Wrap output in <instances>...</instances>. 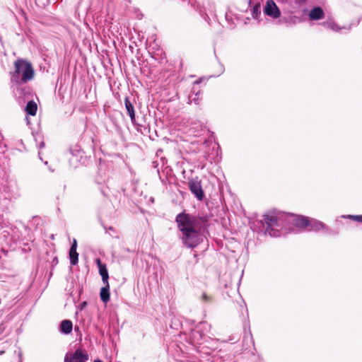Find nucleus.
<instances>
[{
  "instance_id": "32",
  "label": "nucleus",
  "mask_w": 362,
  "mask_h": 362,
  "mask_svg": "<svg viewBox=\"0 0 362 362\" xmlns=\"http://www.w3.org/2000/svg\"><path fill=\"white\" fill-rule=\"evenodd\" d=\"M38 148H42L45 147V142L43 141H41L39 144H38Z\"/></svg>"
},
{
  "instance_id": "39",
  "label": "nucleus",
  "mask_w": 362,
  "mask_h": 362,
  "mask_svg": "<svg viewBox=\"0 0 362 362\" xmlns=\"http://www.w3.org/2000/svg\"><path fill=\"white\" fill-rule=\"evenodd\" d=\"M224 71L223 65L221 64V73H223Z\"/></svg>"
},
{
  "instance_id": "19",
  "label": "nucleus",
  "mask_w": 362,
  "mask_h": 362,
  "mask_svg": "<svg viewBox=\"0 0 362 362\" xmlns=\"http://www.w3.org/2000/svg\"><path fill=\"white\" fill-rule=\"evenodd\" d=\"M37 110V105L33 100H30L27 103L25 107V112L27 114L34 116L36 115Z\"/></svg>"
},
{
  "instance_id": "17",
  "label": "nucleus",
  "mask_w": 362,
  "mask_h": 362,
  "mask_svg": "<svg viewBox=\"0 0 362 362\" xmlns=\"http://www.w3.org/2000/svg\"><path fill=\"white\" fill-rule=\"evenodd\" d=\"M100 299L104 303H107L110 300V286L109 283L107 284H105L103 287L101 288L100 292Z\"/></svg>"
},
{
  "instance_id": "18",
  "label": "nucleus",
  "mask_w": 362,
  "mask_h": 362,
  "mask_svg": "<svg viewBox=\"0 0 362 362\" xmlns=\"http://www.w3.org/2000/svg\"><path fill=\"white\" fill-rule=\"evenodd\" d=\"M323 227H325V224L320 221L314 219L309 221V226L307 228H309V230L318 231L319 230L322 229Z\"/></svg>"
},
{
  "instance_id": "20",
  "label": "nucleus",
  "mask_w": 362,
  "mask_h": 362,
  "mask_svg": "<svg viewBox=\"0 0 362 362\" xmlns=\"http://www.w3.org/2000/svg\"><path fill=\"white\" fill-rule=\"evenodd\" d=\"M69 257L70 260V264L73 266H75L78 262V253L76 250H69Z\"/></svg>"
},
{
  "instance_id": "30",
  "label": "nucleus",
  "mask_w": 362,
  "mask_h": 362,
  "mask_svg": "<svg viewBox=\"0 0 362 362\" xmlns=\"http://www.w3.org/2000/svg\"><path fill=\"white\" fill-rule=\"evenodd\" d=\"M306 1L307 0H295V2L297 4L303 5V4H305Z\"/></svg>"
},
{
  "instance_id": "10",
  "label": "nucleus",
  "mask_w": 362,
  "mask_h": 362,
  "mask_svg": "<svg viewBox=\"0 0 362 362\" xmlns=\"http://www.w3.org/2000/svg\"><path fill=\"white\" fill-rule=\"evenodd\" d=\"M88 355L81 349H76L71 356L67 355L64 358V362H86Z\"/></svg>"
},
{
  "instance_id": "37",
  "label": "nucleus",
  "mask_w": 362,
  "mask_h": 362,
  "mask_svg": "<svg viewBox=\"0 0 362 362\" xmlns=\"http://www.w3.org/2000/svg\"><path fill=\"white\" fill-rule=\"evenodd\" d=\"M177 322H179V320H177V319H175V320L172 322V323H173V324H175V326L179 325V324H177Z\"/></svg>"
},
{
  "instance_id": "29",
  "label": "nucleus",
  "mask_w": 362,
  "mask_h": 362,
  "mask_svg": "<svg viewBox=\"0 0 362 362\" xmlns=\"http://www.w3.org/2000/svg\"><path fill=\"white\" fill-rule=\"evenodd\" d=\"M76 249H77V241L76 239H74V240L71 245L70 250H76Z\"/></svg>"
},
{
  "instance_id": "24",
  "label": "nucleus",
  "mask_w": 362,
  "mask_h": 362,
  "mask_svg": "<svg viewBox=\"0 0 362 362\" xmlns=\"http://www.w3.org/2000/svg\"><path fill=\"white\" fill-rule=\"evenodd\" d=\"M203 8H204V10H202L201 8L199 9V13L203 16L204 20L209 23V17L208 13L206 12L207 8H206V6L205 4H204V6H203Z\"/></svg>"
},
{
  "instance_id": "2",
  "label": "nucleus",
  "mask_w": 362,
  "mask_h": 362,
  "mask_svg": "<svg viewBox=\"0 0 362 362\" xmlns=\"http://www.w3.org/2000/svg\"><path fill=\"white\" fill-rule=\"evenodd\" d=\"M175 222L182 233V241L185 246L194 248L202 241L208 227L206 216L192 215L182 211L176 216Z\"/></svg>"
},
{
  "instance_id": "26",
  "label": "nucleus",
  "mask_w": 362,
  "mask_h": 362,
  "mask_svg": "<svg viewBox=\"0 0 362 362\" xmlns=\"http://www.w3.org/2000/svg\"><path fill=\"white\" fill-rule=\"evenodd\" d=\"M349 218L362 223V215H349Z\"/></svg>"
},
{
  "instance_id": "4",
  "label": "nucleus",
  "mask_w": 362,
  "mask_h": 362,
  "mask_svg": "<svg viewBox=\"0 0 362 362\" xmlns=\"http://www.w3.org/2000/svg\"><path fill=\"white\" fill-rule=\"evenodd\" d=\"M15 71L11 73V80L16 84L25 83L33 79L35 71L30 62L18 59L14 63Z\"/></svg>"
},
{
  "instance_id": "27",
  "label": "nucleus",
  "mask_w": 362,
  "mask_h": 362,
  "mask_svg": "<svg viewBox=\"0 0 362 362\" xmlns=\"http://www.w3.org/2000/svg\"><path fill=\"white\" fill-rule=\"evenodd\" d=\"M246 339H249L252 344H255V341H254V339H253V337H252V333H251V331L250 329H249L248 333H245V335L244 337V341Z\"/></svg>"
},
{
  "instance_id": "28",
  "label": "nucleus",
  "mask_w": 362,
  "mask_h": 362,
  "mask_svg": "<svg viewBox=\"0 0 362 362\" xmlns=\"http://www.w3.org/2000/svg\"><path fill=\"white\" fill-rule=\"evenodd\" d=\"M207 6L209 7V13L211 15L214 14V4L208 1L207 2Z\"/></svg>"
},
{
  "instance_id": "9",
  "label": "nucleus",
  "mask_w": 362,
  "mask_h": 362,
  "mask_svg": "<svg viewBox=\"0 0 362 362\" xmlns=\"http://www.w3.org/2000/svg\"><path fill=\"white\" fill-rule=\"evenodd\" d=\"M265 15L276 19L280 17L281 11L273 0H267L264 8Z\"/></svg>"
},
{
  "instance_id": "5",
  "label": "nucleus",
  "mask_w": 362,
  "mask_h": 362,
  "mask_svg": "<svg viewBox=\"0 0 362 362\" xmlns=\"http://www.w3.org/2000/svg\"><path fill=\"white\" fill-rule=\"evenodd\" d=\"M69 153L71 155L69 158L70 165L74 168H77L78 163L83 157L84 152L78 145H74L69 148Z\"/></svg>"
},
{
  "instance_id": "21",
  "label": "nucleus",
  "mask_w": 362,
  "mask_h": 362,
  "mask_svg": "<svg viewBox=\"0 0 362 362\" xmlns=\"http://www.w3.org/2000/svg\"><path fill=\"white\" fill-rule=\"evenodd\" d=\"M322 25L336 32H339L341 29L337 23L333 21L323 22Z\"/></svg>"
},
{
  "instance_id": "42",
  "label": "nucleus",
  "mask_w": 362,
  "mask_h": 362,
  "mask_svg": "<svg viewBox=\"0 0 362 362\" xmlns=\"http://www.w3.org/2000/svg\"><path fill=\"white\" fill-rule=\"evenodd\" d=\"M49 170L51 171V172H54V170L52 169V168L49 167Z\"/></svg>"
},
{
  "instance_id": "41",
  "label": "nucleus",
  "mask_w": 362,
  "mask_h": 362,
  "mask_svg": "<svg viewBox=\"0 0 362 362\" xmlns=\"http://www.w3.org/2000/svg\"><path fill=\"white\" fill-rule=\"evenodd\" d=\"M53 262H56V263H57V262H58L57 258V257H55V258L53 259Z\"/></svg>"
},
{
  "instance_id": "1",
  "label": "nucleus",
  "mask_w": 362,
  "mask_h": 362,
  "mask_svg": "<svg viewBox=\"0 0 362 362\" xmlns=\"http://www.w3.org/2000/svg\"><path fill=\"white\" fill-rule=\"evenodd\" d=\"M260 230L271 237H279L283 230L294 231L295 229H304L309 226V220L302 216L286 214L281 211H269L264 214L259 221Z\"/></svg>"
},
{
  "instance_id": "3",
  "label": "nucleus",
  "mask_w": 362,
  "mask_h": 362,
  "mask_svg": "<svg viewBox=\"0 0 362 362\" xmlns=\"http://www.w3.org/2000/svg\"><path fill=\"white\" fill-rule=\"evenodd\" d=\"M211 329V325L206 322H199L194 329H192L189 334V341L194 345H203L207 344L206 348L211 350L216 349L215 344L217 341L207 335Z\"/></svg>"
},
{
  "instance_id": "12",
  "label": "nucleus",
  "mask_w": 362,
  "mask_h": 362,
  "mask_svg": "<svg viewBox=\"0 0 362 362\" xmlns=\"http://www.w3.org/2000/svg\"><path fill=\"white\" fill-rule=\"evenodd\" d=\"M95 262L99 269V274L102 277V280L104 284H107L109 279V274L107 267L105 264H103L99 258L95 259Z\"/></svg>"
},
{
  "instance_id": "31",
  "label": "nucleus",
  "mask_w": 362,
  "mask_h": 362,
  "mask_svg": "<svg viewBox=\"0 0 362 362\" xmlns=\"http://www.w3.org/2000/svg\"><path fill=\"white\" fill-rule=\"evenodd\" d=\"M103 228H104L106 233H108V230H114V228L112 226H110V227L107 228V227H106L105 226L103 225Z\"/></svg>"
},
{
  "instance_id": "38",
  "label": "nucleus",
  "mask_w": 362,
  "mask_h": 362,
  "mask_svg": "<svg viewBox=\"0 0 362 362\" xmlns=\"http://www.w3.org/2000/svg\"><path fill=\"white\" fill-rule=\"evenodd\" d=\"M38 158H39L42 161H43L42 158V156H41V153H40V152H39V153H38Z\"/></svg>"
},
{
  "instance_id": "22",
  "label": "nucleus",
  "mask_w": 362,
  "mask_h": 362,
  "mask_svg": "<svg viewBox=\"0 0 362 362\" xmlns=\"http://www.w3.org/2000/svg\"><path fill=\"white\" fill-rule=\"evenodd\" d=\"M251 14L253 18L257 19L258 16L261 14L260 4H256L251 10Z\"/></svg>"
},
{
  "instance_id": "23",
  "label": "nucleus",
  "mask_w": 362,
  "mask_h": 362,
  "mask_svg": "<svg viewBox=\"0 0 362 362\" xmlns=\"http://www.w3.org/2000/svg\"><path fill=\"white\" fill-rule=\"evenodd\" d=\"M201 300L203 303H209L213 301V297L210 295H208L206 293H202Z\"/></svg>"
},
{
  "instance_id": "11",
  "label": "nucleus",
  "mask_w": 362,
  "mask_h": 362,
  "mask_svg": "<svg viewBox=\"0 0 362 362\" xmlns=\"http://www.w3.org/2000/svg\"><path fill=\"white\" fill-rule=\"evenodd\" d=\"M6 190L11 194L13 198H17L20 196V188L16 180H10L7 182Z\"/></svg>"
},
{
  "instance_id": "13",
  "label": "nucleus",
  "mask_w": 362,
  "mask_h": 362,
  "mask_svg": "<svg viewBox=\"0 0 362 362\" xmlns=\"http://www.w3.org/2000/svg\"><path fill=\"white\" fill-rule=\"evenodd\" d=\"M325 16L323 9L320 6L313 8L308 14V17L312 21H318L322 19Z\"/></svg>"
},
{
  "instance_id": "16",
  "label": "nucleus",
  "mask_w": 362,
  "mask_h": 362,
  "mask_svg": "<svg viewBox=\"0 0 362 362\" xmlns=\"http://www.w3.org/2000/svg\"><path fill=\"white\" fill-rule=\"evenodd\" d=\"M280 21L285 23L287 26H292L299 21V18L296 16L288 15V16H283Z\"/></svg>"
},
{
  "instance_id": "8",
  "label": "nucleus",
  "mask_w": 362,
  "mask_h": 362,
  "mask_svg": "<svg viewBox=\"0 0 362 362\" xmlns=\"http://www.w3.org/2000/svg\"><path fill=\"white\" fill-rule=\"evenodd\" d=\"M148 53L159 63H162L165 59V53L160 48L158 44L154 40L149 45Z\"/></svg>"
},
{
  "instance_id": "7",
  "label": "nucleus",
  "mask_w": 362,
  "mask_h": 362,
  "mask_svg": "<svg viewBox=\"0 0 362 362\" xmlns=\"http://www.w3.org/2000/svg\"><path fill=\"white\" fill-rule=\"evenodd\" d=\"M201 83V80H197L194 82V86L192 87L189 95H188V104L194 103L198 105L200 104L202 100L203 91L197 87Z\"/></svg>"
},
{
  "instance_id": "36",
  "label": "nucleus",
  "mask_w": 362,
  "mask_h": 362,
  "mask_svg": "<svg viewBox=\"0 0 362 362\" xmlns=\"http://www.w3.org/2000/svg\"><path fill=\"white\" fill-rule=\"evenodd\" d=\"M101 190V193L104 195V196H106L107 195V192H106V190L103 188H101L100 189Z\"/></svg>"
},
{
  "instance_id": "35",
  "label": "nucleus",
  "mask_w": 362,
  "mask_h": 362,
  "mask_svg": "<svg viewBox=\"0 0 362 362\" xmlns=\"http://www.w3.org/2000/svg\"><path fill=\"white\" fill-rule=\"evenodd\" d=\"M3 52V43L1 41V38L0 37V53Z\"/></svg>"
},
{
  "instance_id": "34",
  "label": "nucleus",
  "mask_w": 362,
  "mask_h": 362,
  "mask_svg": "<svg viewBox=\"0 0 362 362\" xmlns=\"http://www.w3.org/2000/svg\"><path fill=\"white\" fill-rule=\"evenodd\" d=\"M105 180H102V179H99L98 177L96 178V182H98V184L100 185L102 184V182H105Z\"/></svg>"
},
{
  "instance_id": "40",
  "label": "nucleus",
  "mask_w": 362,
  "mask_h": 362,
  "mask_svg": "<svg viewBox=\"0 0 362 362\" xmlns=\"http://www.w3.org/2000/svg\"><path fill=\"white\" fill-rule=\"evenodd\" d=\"M94 362H103V361L101 360H100V359H96V360L94 361Z\"/></svg>"
},
{
  "instance_id": "15",
  "label": "nucleus",
  "mask_w": 362,
  "mask_h": 362,
  "mask_svg": "<svg viewBox=\"0 0 362 362\" xmlns=\"http://www.w3.org/2000/svg\"><path fill=\"white\" fill-rule=\"evenodd\" d=\"M73 329V323L69 320H64L59 325V331L64 334H69Z\"/></svg>"
},
{
  "instance_id": "6",
  "label": "nucleus",
  "mask_w": 362,
  "mask_h": 362,
  "mask_svg": "<svg viewBox=\"0 0 362 362\" xmlns=\"http://www.w3.org/2000/svg\"><path fill=\"white\" fill-rule=\"evenodd\" d=\"M188 186L193 194H194L195 197L202 201L204 199V193L202 189L201 181L197 177L195 178L190 179L188 182Z\"/></svg>"
},
{
  "instance_id": "14",
  "label": "nucleus",
  "mask_w": 362,
  "mask_h": 362,
  "mask_svg": "<svg viewBox=\"0 0 362 362\" xmlns=\"http://www.w3.org/2000/svg\"><path fill=\"white\" fill-rule=\"evenodd\" d=\"M124 105L128 115L130 117L131 122L133 124H136L135 111L132 103L129 100L128 97L124 98Z\"/></svg>"
},
{
  "instance_id": "33",
  "label": "nucleus",
  "mask_w": 362,
  "mask_h": 362,
  "mask_svg": "<svg viewBox=\"0 0 362 362\" xmlns=\"http://www.w3.org/2000/svg\"><path fill=\"white\" fill-rule=\"evenodd\" d=\"M87 305V303L86 301L82 302L80 304L81 310L83 309Z\"/></svg>"
},
{
  "instance_id": "43",
  "label": "nucleus",
  "mask_w": 362,
  "mask_h": 362,
  "mask_svg": "<svg viewBox=\"0 0 362 362\" xmlns=\"http://www.w3.org/2000/svg\"><path fill=\"white\" fill-rule=\"evenodd\" d=\"M43 162H44L45 165H46L48 164L47 161H43Z\"/></svg>"
},
{
  "instance_id": "25",
  "label": "nucleus",
  "mask_w": 362,
  "mask_h": 362,
  "mask_svg": "<svg viewBox=\"0 0 362 362\" xmlns=\"http://www.w3.org/2000/svg\"><path fill=\"white\" fill-rule=\"evenodd\" d=\"M322 230L325 231V233L329 234V235H337L338 234V231L331 229L326 225H325V227H323Z\"/></svg>"
}]
</instances>
